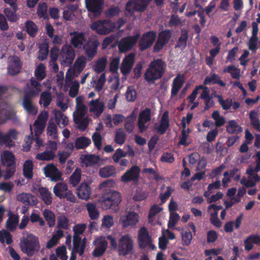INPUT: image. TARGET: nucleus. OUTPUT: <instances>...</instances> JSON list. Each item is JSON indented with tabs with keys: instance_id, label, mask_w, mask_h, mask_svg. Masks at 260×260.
<instances>
[{
	"instance_id": "1",
	"label": "nucleus",
	"mask_w": 260,
	"mask_h": 260,
	"mask_svg": "<svg viewBox=\"0 0 260 260\" xmlns=\"http://www.w3.org/2000/svg\"><path fill=\"white\" fill-rule=\"evenodd\" d=\"M112 247L116 250L120 255L125 256L132 253L134 246V240L129 234L122 235L117 243L115 237L112 235L107 237Z\"/></svg>"
},
{
	"instance_id": "2",
	"label": "nucleus",
	"mask_w": 260,
	"mask_h": 260,
	"mask_svg": "<svg viewBox=\"0 0 260 260\" xmlns=\"http://www.w3.org/2000/svg\"><path fill=\"white\" fill-rule=\"evenodd\" d=\"M40 84L35 79L31 80L30 86L24 90L25 96L23 100V106L28 114L36 115L38 113L37 108L32 103L29 98L37 95L41 90Z\"/></svg>"
},
{
	"instance_id": "3",
	"label": "nucleus",
	"mask_w": 260,
	"mask_h": 260,
	"mask_svg": "<svg viewBox=\"0 0 260 260\" xmlns=\"http://www.w3.org/2000/svg\"><path fill=\"white\" fill-rule=\"evenodd\" d=\"M20 247L23 252L29 256H31L40 248L37 237L31 234H24L20 242Z\"/></svg>"
},
{
	"instance_id": "4",
	"label": "nucleus",
	"mask_w": 260,
	"mask_h": 260,
	"mask_svg": "<svg viewBox=\"0 0 260 260\" xmlns=\"http://www.w3.org/2000/svg\"><path fill=\"white\" fill-rule=\"evenodd\" d=\"M255 167L253 168L249 166L246 170V174L248 175V180L242 179L241 184L247 187H251L260 181V177L256 174L260 171V152H257L255 155Z\"/></svg>"
},
{
	"instance_id": "5",
	"label": "nucleus",
	"mask_w": 260,
	"mask_h": 260,
	"mask_svg": "<svg viewBox=\"0 0 260 260\" xmlns=\"http://www.w3.org/2000/svg\"><path fill=\"white\" fill-rule=\"evenodd\" d=\"M48 116L49 114L47 111H43L39 114L37 119L35 121L33 127L31 125H30L31 133L32 134L33 131L35 133L36 136V142L39 147L43 146V141L42 139L39 138V136L43 132Z\"/></svg>"
},
{
	"instance_id": "6",
	"label": "nucleus",
	"mask_w": 260,
	"mask_h": 260,
	"mask_svg": "<svg viewBox=\"0 0 260 260\" xmlns=\"http://www.w3.org/2000/svg\"><path fill=\"white\" fill-rule=\"evenodd\" d=\"M165 64L160 59L152 61L145 73L147 81H151L160 78L165 70Z\"/></svg>"
},
{
	"instance_id": "7",
	"label": "nucleus",
	"mask_w": 260,
	"mask_h": 260,
	"mask_svg": "<svg viewBox=\"0 0 260 260\" xmlns=\"http://www.w3.org/2000/svg\"><path fill=\"white\" fill-rule=\"evenodd\" d=\"M118 23V24L116 25L110 21H99L93 23L90 28L98 34L106 35L113 31L115 28L120 27L124 22L121 20Z\"/></svg>"
},
{
	"instance_id": "8",
	"label": "nucleus",
	"mask_w": 260,
	"mask_h": 260,
	"mask_svg": "<svg viewBox=\"0 0 260 260\" xmlns=\"http://www.w3.org/2000/svg\"><path fill=\"white\" fill-rule=\"evenodd\" d=\"M55 196L60 199H66L71 202H75L76 198L71 190H69L67 183L63 182L57 183L53 188Z\"/></svg>"
},
{
	"instance_id": "9",
	"label": "nucleus",
	"mask_w": 260,
	"mask_h": 260,
	"mask_svg": "<svg viewBox=\"0 0 260 260\" xmlns=\"http://www.w3.org/2000/svg\"><path fill=\"white\" fill-rule=\"evenodd\" d=\"M185 81V77L183 75H178L173 80L172 84L171 99L177 101L181 99L185 94L186 89H183L180 93L179 91Z\"/></svg>"
},
{
	"instance_id": "10",
	"label": "nucleus",
	"mask_w": 260,
	"mask_h": 260,
	"mask_svg": "<svg viewBox=\"0 0 260 260\" xmlns=\"http://www.w3.org/2000/svg\"><path fill=\"white\" fill-rule=\"evenodd\" d=\"M121 201L119 192L110 190L109 193H104L101 199V205L103 208L108 209L113 206H117Z\"/></svg>"
},
{
	"instance_id": "11",
	"label": "nucleus",
	"mask_w": 260,
	"mask_h": 260,
	"mask_svg": "<svg viewBox=\"0 0 260 260\" xmlns=\"http://www.w3.org/2000/svg\"><path fill=\"white\" fill-rule=\"evenodd\" d=\"M86 64V59L85 57L80 56L77 57L73 67L68 70L66 73V81L67 83L78 76L84 69Z\"/></svg>"
},
{
	"instance_id": "12",
	"label": "nucleus",
	"mask_w": 260,
	"mask_h": 260,
	"mask_svg": "<svg viewBox=\"0 0 260 260\" xmlns=\"http://www.w3.org/2000/svg\"><path fill=\"white\" fill-rule=\"evenodd\" d=\"M75 57V51L70 45H64L60 51L58 50V59L63 66L71 64Z\"/></svg>"
},
{
	"instance_id": "13",
	"label": "nucleus",
	"mask_w": 260,
	"mask_h": 260,
	"mask_svg": "<svg viewBox=\"0 0 260 260\" xmlns=\"http://www.w3.org/2000/svg\"><path fill=\"white\" fill-rule=\"evenodd\" d=\"M151 111L149 108H146L140 112L137 123L140 132L143 133L148 129L149 122L151 119Z\"/></svg>"
},
{
	"instance_id": "14",
	"label": "nucleus",
	"mask_w": 260,
	"mask_h": 260,
	"mask_svg": "<svg viewBox=\"0 0 260 260\" xmlns=\"http://www.w3.org/2000/svg\"><path fill=\"white\" fill-rule=\"evenodd\" d=\"M152 0H130L126 6V14L131 15L135 10L142 11L148 6Z\"/></svg>"
},
{
	"instance_id": "15",
	"label": "nucleus",
	"mask_w": 260,
	"mask_h": 260,
	"mask_svg": "<svg viewBox=\"0 0 260 260\" xmlns=\"http://www.w3.org/2000/svg\"><path fill=\"white\" fill-rule=\"evenodd\" d=\"M43 171L46 177L49 178L52 181L56 182L62 180V173L53 164H49L43 168Z\"/></svg>"
},
{
	"instance_id": "16",
	"label": "nucleus",
	"mask_w": 260,
	"mask_h": 260,
	"mask_svg": "<svg viewBox=\"0 0 260 260\" xmlns=\"http://www.w3.org/2000/svg\"><path fill=\"white\" fill-rule=\"evenodd\" d=\"M18 133L14 129L9 130L4 134L0 131V144L10 147L14 145V140H17Z\"/></svg>"
},
{
	"instance_id": "17",
	"label": "nucleus",
	"mask_w": 260,
	"mask_h": 260,
	"mask_svg": "<svg viewBox=\"0 0 260 260\" xmlns=\"http://www.w3.org/2000/svg\"><path fill=\"white\" fill-rule=\"evenodd\" d=\"M88 109L93 117L98 118L104 111V104L98 99L91 100L88 104Z\"/></svg>"
},
{
	"instance_id": "18",
	"label": "nucleus",
	"mask_w": 260,
	"mask_h": 260,
	"mask_svg": "<svg viewBox=\"0 0 260 260\" xmlns=\"http://www.w3.org/2000/svg\"><path fill=\"white\" fill-rule=\"evenodd\" d=\"M138 241L141 248L149 246L152 249L155 248V246L151 244V237L145 228H141L139 231Z\"/></svg>"
},
{
	"instance_id": "19",
	"label": "nucleus",
	"mask_w": 260,
	"mask_h": 260,
	"mask_svg": "<svg viewBox=\"0 0 260 260\" xmlns=\"http://www.w3.org/2000/svg\"><path fill=\"white\" fill-rule=\"evenodd\" d=\"M86 6L88 10L95 16L100 15L103 10V0H85Z\"/></svg>"
},
{
	"instance_id": "20",
	"label": "nucleus",
	"mask_w": 260,
	"mask_h": 260,
	"mask_svg": "<svg viewBox=\"0 0 260 260\" xmlns=\"http://www.w3.org/2000/svg\"><path fill=\"white\" fill-rule=\"evenodd\" d=\"M138 221L139 215L134 212H129L125 215H121L119 219V223L123 228L134 225Z\"/></svg>"
},
{
	"instance_id": "21",
	"label": "nucleus",
	"mask_w": 260,
	"mask_h": 260,
	"mask_svg": "<svg viewBox=\"0 0 260 260\" xmlns=\"http://www.w3.org/2000/svg\"><path fill=\"white\" fill-rule=\"evenodd\" d=\"M139 38L137 34L134 37H128L122 39L118 44V48L120 52H125L131 49L136 44Z\"/></svg>"
},
{
	"instance_id": "22",
	"label": "nucleus",
	"mask_w": 260,
	"mask_h": 260,
	"mask_svg": "<svg viewBox=\"0 0 260 260\" xmlns=\"http://www.w3.org/2000/svg\"><path fill=\"white\" fill-rule=\"evenodd\" d=\"M134 54L131 53L124 57L120 66V71L123 75H126L131 72L134 63Z\"/></svg>"
},
{
	"instance_id": "23",
	"label": "nucleus",
	"mask_w": 260,
	"mask_h": 260,
	"mask_svg": "<svg viewBox=\"0 0 260 260\" xmlns=\"http://www.w3.org/2000/svg\"><path fill=\"white\" fill-rule=\"evenodd\" d=\"M95 246V249L93 252V255L95 257L102 255L105 251L107 247V242L105 237L96 238L93 242Z\"/></svg>"
},
{
	"instance_id": "24",
	"label": "nucleus",
	"mask_w": 260,
	"mask_h": 260,
	"mask_svg": "<svg viewBox=\"0 0 260 260\" xmlns=\"http://www.w3.org/2000/svg\"><path fill=\"white\" fill-rule=\"evenodd\" d=\"M171 32L169 30L161 32L158 37L156 43L154 47L155 51L158 52L169 42L171 38Z\"/></svg>"
},
{
	"instance_id": "25",
	"label": "nucleus",
	"mask_w": 260,
	"mask_h": 260,
	"mask_svg": "<svg viewBox=\"0 0 260 260\" xmlns=\"http://www.w3.org/2000/svg\"><path fill=\"white\" fill-rule=\"evenodd\" d=\"M4 92V89L0 87V95ZM13 115H14V111L7 104L0 106V123L5 121L7 119L12 118Z\"/></svg>"
},
{
	"instance_id": "26",
	"label": "nucleus",
	"mask_w": 260,
	"mask_h": 260,
	"mask_svg": "<svg viewBox=\"0 0 260 260\" xmlns=\"http://www.w3.org/2000/svg\"><path fill=\"white\" fill-rule=\"evenodd\" d=\"M32 191L36 193L38 192L40 198L45 204L48 205L52 203V194L47 188L41 186L38 188L34 187Z\"/></svg>"
},
{
	"instance_id": "27",
	"label": "nucleus",
	"mask_w": 260,
	"mask_h": 260,
	"mask_svg": "<svg viewBox=\"0 0 260 260\" xmlns=\"http://www.w3.org/2000/svg\"><path fill=\"white\" fill-rule=\"evenodd\" d=\"M84 98L83 96H79L76 99V109L73 113L74 119L84 117L87 111V108L83 104Z\"/></svg>"
},
{
	"instance_id": "28",
	"label": "nucleus",
	"mask_w": 260,
	"mask_h": 260,
	"mask_svg": "<svg viewBox=\"0 0 260 260\" xmlns=\"http://www.w3.org/2000/svg\"><path fill=\"white\" fill-rule=\"evenodd\" d=\"M155 38L156 34L153 31L144 34L140 41V49L143 50L151 46Z\"/></svg>"
},
{
	"instance_id": "29",
	"label": "nucleus",
	"mask_w": 260,
	"mask_h": 260,
	"mask_svg": "<svg viewBox=\"0 0 260 260\" xmlns=\"http://www.w3.org/2000/svg\"><path fill=\"white\" fill-rule=\"evenodd\" d=\"M169 126V112L165 111L161 117L160 122L155 123L154 128L158 133L163 134L165 133Z\"/></svg>"
},
{
	"instance_id": "30",
	"label": "nucleus",
	"mask_w": 260,
	"mask_h": 260,
	"mask_svg": "<svg viewBox=\"0 0 260 260\" xmlns=\"http://www.w3.org/2000/svg\"><path fill=\"white\" fill-rule=\"evenodd\" d=\"M21 67L20 59L16 56H11L8 59V72L11 75L19 73Z\"/></svg>"
},
{
	"instance_id": "31",
	"label": "nucleus",
	"mask_w": 260,
	"mask_h": 260,
	"mask_svg": "<svg viewBox=\"0 0 260 260\" xmlns=\"http://www.w3.org/2000/svg\"><path fill=\"white\" fill-rule=\"evenodd\" d=\"M139 174V168L137 166H134L121 176V180L124 183L131 181H135L138 178Z\"/></svg>"
},
{
	"instance_id": "32",
	"label": "nucleus",
	"mask_w": 260,
	"mask_h": 260,
	"mask_svg": "<svg viewBox=\"0 0 260 260\" xmlns=\"http://www.w3.org/2000/svg\"><path fill=\"white\" fill-rule=\"evenodd\" d=\"M91 189L89 185L85 183H81L76 189V194L78 197L83 200L87 201L89 199Z\"/></svg>"
},
{
	"instance_id": "33",
	"label": "nucleus",
	"mask_w": 260,
	"mask_h": 260,
	"mask_svg": "<svg viewBox=\"0 0 260 260\" xmlns=\"http://www.w3.org/2000/svg\"><path fill=\"white\" fill-rule=\"evenodd\" d=\"M17 200L25 205L35 206L38 203L37 198L29 193L23 192L19 194Z\"/></svg>"
},
{
	"instance_id": "34",
	"label": "nucleus",
	"mask_w": 260,
	"mask_h": 260,
	"mask_svg": "<svg viewBox=\"0 0 260 260\" xmlns=\"http://www.w3.org/2000/svg\"><path fill=\"white\" fill-rule=\"evenodd\" d=\"M15 157L13 153L8 150L3 151L1 154L2 163L7 167L13 166L15 164Z\"/></svg>"
},
{
	"instance_id": "35",
	"label": "nucleus",
	"mask_w": 260,
	"mask_h": 260,
	"mask_svg": "<svg viewBox=\"0 0 260 260\" xmlns=\"http://www.w3.org/2000/svg\"><path fill=\"white\" fill-rule=\"evenodd\" d=\"M73 243V253H78L81 255L84 252L85 245V239L82 240L78 236H74Z\"/></svg>"
},
{
	"instance_id": "36",
	"label": "nucleus",
	"mask_w": 260,
	"mask_h": 260,
	"mask_svg": "<svg viewBox=\"0 0 260 260\" xmlns=\"http://www.w3.org/2000/svg\"><path fill=\"white\" fill-rule=\"evenodd\" d=\"M80 159L82 165L87 167L96 164L99 160V157L94 154H82Z\"/></svg>"
},
{
	"instance_id": "37",
	"label": "nucleus",
	"mask_w": 260,
	"mask_h": 260,
	"mask_svg": "<svg viewBox=\"0 0 260 260\" xmlns=\"http://www.w3.org/2000/svg\"><path fill=\"white\" fill-rule=\"evenodd\" d=\"M162 210V208L157 205H154L151 206L148 215L149 222L152 224H155L158 223V220L156 218V215L161 211Z\"/></svg>"
},
{
	"instance_id": "38",
	"label": "nucleus",
	"mask_w": 260,
	"mask_h": 260,
	"mask_svg": "<svg viewBox=\"0 0 260 260\" xmlns=\"http://www.w3.org/2000/svg\"><path fill=\"white\" fill-rule=\"evenodd\" d=\"M99 45V43L97 40L88 42L84 47L86 54L89 57L94 56L96 53V49Z\"/></svg>"
},
{
	"instance_id": "39",
	"label": "nucleus",
	"mask_w": 260,
	"mask_h": 260,
	"mask_svg": "<svg viewBox=\"0 0 260 260\" xmlns=\"http://www.w3.org/2000/svg\"><path fill=\"white\" fill-rule=\"evenodd\" d=\"M72 36L71 43L75 47H81L85 41V39L82 33L74 32L71 34Z\"/></svg>"
},
{
	"instance_id": "40",
	"label": "nucleus",
	"mask_w": 260,
	"mask_h": 260,
	"mask_svg": "<svg viewBox=\"0 0 260 260\" xmlns=\"http://www.w3.org/2000/svg\"><path fill=\"white\" fill-rule=\"evenodd\" d=\"M107 63V58L106 57H102L98 59L93 66V69L94 71L100 73L104 71Z\"/></svg>"
},
{
	"instance_id": "41",
	"label": "nucleus",
	"mask_w": 260,
	"mask_h": 260,
	"mask_svg": "<svg viewBox=\"0 0 260 260\" xmlns=\"http://www.w3.org/2000/svg\"><path fill=\"white\" fill-rule=\"evenodd\" d=\"M227 132L230 134H238L242 132V128L235 121L230 120L226 125Z\"/></svg>"
},
{
	"instance_id": "42",
	"label": "nucleus",
	"mask_w": 260,
	"mask_h": 260,
	"mask_svg": "<svg viewBox=\"0 0 260 260\" xmlns=\"http://www.w3.org/2000/svg\"><path fill=\"white\" fill-rule=\"evenodd\" d=\"M34 165L32 161L30 160H26L23 165V174L24 176L28 178L31 179L33 176Z\"/></svg>"
},
{
	"instance_id": "43",
	"label": "nucleus",
	"mask_w": 260,
	"mask_h": 260,
	"mask_svg": "<svg viewBox=\"0 0 260 260\" xmlns=\"http://www.w3.org/2000/svg\"><path fill=\"white\" fill-rule=\"evenodd\" d=\"M47 134L51 138L55 139L57 138V127L52 119H50L47 128Z\"/></svg>"
},
{
	"instance_id": "44",
	"label": "nucleus",
	"mask_w": 260,
	"mask_h": 260,
	"mask_svg": "<svg viewBox=\"0 0 260 260\" xmlns=\"http://www.w3.org/2000/svg\"><path fill=\"white\" fill-rule=\"evenodd\" d=\"M56 122L58 125H62L66 126L68 125L69 120L68 118L62 113L59 111L55 110L53 112Z\"/></svg>"
},
{
	"instance_id": "45",
	"label": "nucleus",
	"mask_w": 260,
	"mask_h": 260,
	"mask_svg": "<svg viewBox=\"0 0 260 260\" xmlns=\"http://www.w3.org/2000/svg\"><path fill=\"white\" fill-rule=\"evenodd\" d=\"M48 42L47 40H44L43 43L39 45V54L38 58L43 60L47 58L48 53Z\"/></svg>"
},
{
	"instance_id": "46",
	"label": "nucleus",
	"mask_w": 260,
	"mask_h": 260,
	"mask_svg": "<svg viewBox=\"0 0 260 260\" xmlns=\"http://www.w3.org/2000/svg\"><path fill=\"white\" fill-rule=\"evenodd\" d=\"M58 48L56 47H53L51 50L50 56L51 61L50 62V66L52 67V69L54 71L57 72L58 70V67L57 64L56 63V61L58 59Z\"/></svg>"
},
{
	"instance_id": "47",
	"label": "nucleus",
	"mask_w": 260,
	"mask_h": 260,
	"mask_svg": "<svg viewBox=\"0 0 260 260\" xmlns=\"http://www.w3.org/2000/svg\"><path fill=\"white\" fill-rule=\"evenodd\" d=\"M224 73H229L234 79H239L241 77V71L239 69L234 65L226 67L223 70Z\"/></svg>"
},
{
	"instance_id": "48",
	"label": "nucleus",
	"mask_w": 260,
	"mask_h": 260,
	"mask_svg": "<svg viewBox=\"0 0 260 260\" xmlns=\"http://www.w3.org/2000/svg\"><path fill=\"white\" fill-rule=\"evenodd\" d=\"M43 215L50 227H52L55 223V215L54 213L49 209H45Z\"/></svg>"
},
{
	"instance_id": "49",
	"label": "nucleus",
	"mask_w": 260,
	"mask_h": 260,
	"mask_svg": "<svg viewBox=\"0 0 260 260\" xmlns=\"http://www.w3.org/2000/svg\"><path fill=\"white\" fill-rule=\"evenodd\" d=\"M181 235L182 244L184 246L190 245L192 239V235L189 229H183Z\"/></svg>"
},
{
	"instance_id": "50",
	"label": "nucleus",
	"mask_w": 260,
	"mask_h": 260,
	"mask_svg": "<svg viewBox=\"0 0 260 260\" xmlns=\"http://www.w3.org/2000/svg\"><path fill=\"white\" fill-rule=\"evenodd\" d=\"M249 116L251 125L255 129L260 132V122L257 112L255 110L251 111L250 112Z\"/></svg>"
},
{
	"instance_id": "51",
	"label": "nucleus",
	"mask_w": 260,
	"mask_h": 260,
	"mask_svg": "<svg viewBox=\"0 0 260 260\" xmlns=\"http://www.w3.org/2000/svg\"><path fill=\"white\" fill-rule=\"evenodd\" d=\"M91 143L90 140L85 137L77 138L75 141V147L77 149H84Z\"/></svg>"
},
{
	"instance_id": "52",
	"label": "nucleus",
	"mask_w": 260,
	"mask_h": 260,
	"mask_svg": "<svg viewBox=\"0 0 260 260\" xmlns=\"http://www.w3.org/2000/svg\"><path fill=\"white\" fill-rule=\"evenodd\" d=\"M211 193L209 191H205L204 193V196L206 198L207 202L209 204L217 202L223 196V194L220 191L217 192L215 194L210 196Z\"/></svg>"
},
{
	"instance_id": "53",
	"label": "nucleus",
	"mask_w": 260,
	"mask_h": 260,
	"mask_svg": "<svg viewBox=\"0 0 260 260\" xmlns=\"http://www.w3.org/2000/svg\"><path fill=\"white\" fill-rule=\"evenodd\" d=\"M69 81L66 84L70 87L69 94L71 97H75L78 94L79 88V83L77 80Z\"/></svg>"
},
{
	"instance_id": "54",
	"label": "nucleus",
	"mask_w": 260,
	"mask_h": 260,
	"mask_svg": "<svg viewBox=\"0 0 260 260\" xmlns=\"http://www.w3.org/2000/svg\"><path fill=\"white\" fill-rule=\"evenodd\" d=\"M81 171L76 169L69 178V182L73 186H76L81 181Z\"/></svg>"
},
{
	"instance_id": "55",
	"label": "nucleus",
	"mask_w": 260,
	"mask_h": 260,
	"mask_svg": "<svg viewBox=\"0 0 260 260\" xmlns=\"http://www.w3.org/2000/svg\"><path fill=\"white\" fill-rule=\"evenodd\" d=\"M135 118L136 115L133 113L125 121L124 127L126 131L129 133H132L135 128Z\"/></svg>"
},
{
	"instance_id": "56",
	"label": "nucleus",
	"mask_w": 260,
	"mask_h": 260,
	"mask_svg": "<svg viewBox=\"0 0 260 260\" xmlns=\"http://www.w3.org/2000/svg\"><path fill=\"white\" fill-rule=\"evenodd\" d=\"M86 208L89 216L91 219H96L99 218L100 213L95 205L88 203L86 205Z\"/></svg>"
},
{
	"instance_id": "57",
	"label": "nucleus",
	"mask_w": 260,
	"mask_h": 260,
	"mask_svg": "<svg viewBox=\"0 0 260 260\" xmlns=\"http://www.w3.org/2000/svg\"><path fill=\"white\" fill-rule=\"evenodd\" d=\"M54 152L52 151H45L38 153L36 158L40 160L48 161L53 159L55 157Z\"/></svg>"
},
{
	"instance_id": "58",
	"label": "nucleus",
	"mask_w": 260,
	"mask_h": 260,
	"mask_svg": "<svg viewBox=\"0 0 260 260\" xmlns=\"http://www.w3.org/2000/svg\"><path fill=\"white\" fill-rule=\"evenodd\" d=\"M115 173V169L113 166H106L101 168L99 172L100 175L103 178L110 177Z\"/></svg>"
},
{
	"instance_id": "59",
	"label": "nucleus",
	"mask_w": 260,
	"mask_h": 260,
	"mask_svg": "<svg viewBox=\"0 0 260 260\" xmlns=\"http://www.w3.org/2000/svg\"><path fill=\"white\" fill-rule=\"evenodd\" d=\"M19 221V216L17 215H10L7 221V228L10 230H13L17 225Z\"/></svg>"
},
{
	"instance_id": "60",
	"label": "nucleus",
	"mask_w": 260,
	"mask_h": 260,
	"mask_svg": "<svg viewBox=\"0 0 260 260\" xmlns=\"http://www.w3.org/2000/svg\"><path fill=\"white\" fill-rule=\"evenodd\" d=\"M63 232L60 230L57 231L52 237L51 239L47 242V247L51 248L55 245L59 239L62 237Z\"/></svg>"
},
{
	"instance_id": "61",
	"label": "nucleus",
	"mask_w": 260,
	"mask_h": 260,
	"mask_svg": "<svg viewBox=\"0 0 260 260\" xmlns=\"http://www.w3.org/2000/svg\"><path fill=\"white\" fill-rule=\"evenodd\" d=\"M28 34L31 37H34L38 31V28L36 24L32 21H27L25 24Z\"/></svg>"
},
{
	"instance_id": "62",
	"label": "nucleus",
	"mask_w": 260,
	"mask_h": 260,
	"mask_svg": "<svg viewBox=\"0 0 260 260\" xmlns=\"http://www.w3.org/2000/svg\"><path fill=\"white\" fill-rule=\"evenodd\" d=\"M114 223V220L112 216L107 215L104 216L102 219L101 226L103 229H109L111 228Z\"/></svg>"
},
{
	"instance_id": "63",
	"label": "nucleus",
	"mask_w": 260,
	"mask_h": 260,
	"mask_svg": "<svg viewBox=\"0 0 260 260\" xmlns=\"http://www.w3.org/2000/svg\"><path fill=\"white\" fill-rule=\"evenodd\" d=\"M35 75L37 79L42 80L46 77L45 67L42 64H39L35 71Z\"/></svg>"
},
{
	"instance_id": "64",
	"label": "nucleus",
	"mask_w": 260,
	"mask_h": 260,
	"mask_svg": "<svg viewBox=\"0 0 260 260\" xmlns=\"http://www.w3.org/2000/svg\"><path fill=\"white\" fill-rule=\"evenodd\" d=\"M132 195L134 200L135 201H142L145 199L148 194L144 191H143L139 188H136L132 192Z\"/></svg>"
}]
</instances>
